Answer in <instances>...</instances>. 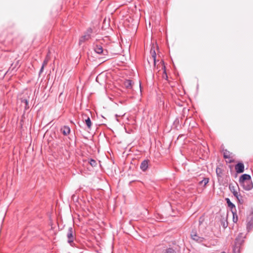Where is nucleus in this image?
Returning a JSON list of instances; mask_svg holds the SVG:
<instances>
[{
	"mask_svg": "<svg viewBox=\"0 0 253 253\" xmlns=\"http://www.w3.org/2000/svg\"><path fill=\"white\" fill-rule=\"evenodd\" d=\"M191 238L193 240L198 243H202L204 241V238L203 237L198 236L196 233L193 232L191 234Z\"/></svg>",
	"mask_w": 253,
	"mask_h": 253,
	"instance_id": "nucleus-7",
	"label": "nucleus"
},
{
	"mask_svg": "<svg viewBox=\"0 0 253 253\" xmlns=\"http://www.w3.org/2000/svg\"><path fill=\"white\" fill-rule=\"evenodd\" d=\"M89 164L92 167L95 166L97 164L96 161L93 159H91L89 161Z\"/></svg>",
	"mask_w": 253,
	"mask_h": 253,
	"instance_id": "nucleus-20",
	"label": "nucleus"
},
{
	"mask_svg": "<svg viewBox=\"0 0 253 253\" xmlns=\"http://www.w3.org/2000/svg\"><path fill=\"white\" fill-rule=\"evenodd\" d=\"M234 218H235L234 214H233V220H234Z\"/></svg>",
	"mask_w": 253,
	"mask_h": 253,
	"instance_id": "nucleus-25",
	"label": "nucleus"
},
{
	"mask_svg": "<svg viewBox=\"0 0 253 253\" xmlns=\"http://www.w3.org/2000/svg\"><path fill=\"white\" fill-rule=\"evenodd\" d=\"M73 234V228L71 227H69L68 228V232L67 233V237L68 239V243L72 247L74 246V244L73 243L74 240V236Z\"/></svg>",
	"mask_w": 253,
	"mask_h": 253,
	"instance_id": "nucleus-2",
	"label": "nucleus"
},
{
	"mask_svg": "<svg viewBox=\"0 0 253 253\" xmlns=\"http://www.w3.org/2000/svg\"><path fill=\"white\" fill-rule=\"evenodd\" d=\"M48 62V59L46 57L43 61L42 66H45Z\"/></svg>",
	"mask_w": 253,
	"mask_h": 253,
	"instance_id": "nucleus-22",
	"label": "nucleus"
},
{
	"mask_svg": "<svg viewBox=\"0 0 253 253\" xmlns=\"http://www.w3.org/2000/svg\"><path fill=\"white\" fill-rule=\"evenodd\" d=\"M218 169H216V173H217V174H218Z\"/></svg>",
	"mask_w": 253,
	"mask_h": 253,
	"instance_id": "nucleus-24",
	"label": "nucleus"
},
{
	"mask_svg": "<svg viewBox=\"0 0 253 253\" xmlns=\"http://www.w3.org/2000/svg\"><path fill=\"white\" fill-rule=\"evenodd\" d=\"M221 253H225V252H221Z\"/></svg>",
	"mask_w": 253,
	"mask_h": 253,
	"instance_id": "nucleus-26",
	"label": "nucleus"
},
{
	"mask_svg": "<svg viewBox=\"0 0 253 253\" xmlns=\"http://www.w3.org/2000/svg\"><path fill=\"white\" fill-rule=\"evenodd\" d=\"M92 33V30L91 28L87 29L86 33L84 35L81 37L79 40V44H81L82 42H85V41L88 40L90 39V34Z\"/></svg>",
	"mask_w": 253,
	"mask_h": 253,
	"instance_id": "nucleus-5",
	"label": "nucleus"
},
{
	"mask_svg": "<svg viewBox=\"0 0 253 253\" xmlns=\"http://www.w3.org/2000/svg\"><path fill=\"white\" fill-rule=\"evenodd\" d=\"M251 179L252 178L250 175L248 174H244L240 177L239 182L240 183Z\"/></svg>",
	"mask_w": 253,
	"mask_h": 253,
	"instance_id": "nucleus-8",
	"label": "nucleus"
},
{
	"mask_svg": "<svg viewBox=\"0 0 253 253\" xmlns=\"http://www.w3.org/2000/svg\"><path fill=\"white\" fill-rule=\"evenodd\" d=\"M241 186L245 190H250L253 187V184L252 179L245 182L240 183Z\"/></svg>",
	"mask_w": 253,
	"mask_h": 253,
	"instance_id": "nucleus-4",
	"label": "nucleus"
},
{
	"mask_svg": "<svg viewBox=\"0 0 253 253\" xmlns=\"http://www.w3.org/2000/svg\"><path fill=\"white\" fill-rule=\"evenodd\" d=\"M148 167V161L144 160L143 161L140 165V169L143 171H145Z\"/></svg>",
	"mask_w": 253,
	"mask_h": 253,
	"instance_id": "nucleus-13",
	"label": "nucleus"
},
{
	"mask_svg": "<svg viewBox=\"0 0 253 253\" xmlns=\"http://www.w3.org/2000/svg\"><path fill=\"white\" fill-rule=\"evenodd\" d=\"M44 66H42V67L40 70V72H39V75L40 76V75L42 73L43 71V69H44Z\"/></svg>",
	"mask_w": 253,
	"mask_h": 253,
	"instance_id": "nucleus-23",
	"label": "nucleus"
},
{
	"mask_svg": "<svg viewBox=\"0 0 253 253\" xmlns=\"http://www.w3.org/2000/svg\"><path fill=\"white\" fill-rule=\"evenodd\" d=\"M94 51L96 53H98V54H105L104 53V50L103 49V47L101 45H96L94 47Z\"/></svg>",
	"mask_w": 253,
	"mask_h": 253,
	"instance_id": "nucleus-11",
	"label": "nucleus"
},
{
	"mask_svg": "<svg viewBox=\"0 0 253 253\" xmlns=\"http://www.w3.org/2000/svg\"><path fill=\"white\" fill-rule=\"evenodd\" d=\"M223 156L225 159L230 158V153L229 151H225L223 153Z\"/></svg>",
	"mask_w": 253,
	"mask_h": 253,
	"instance_id": "nucleus-19",
	"label": "nucleus"
},
{
	"mask_svg": "<svg viewBox=\"0 0 253 253\" xmlns=\"http://www.w3.org/2000/svg\"><path fill=\"white\" fill-rule=\"evenodd\" d=\"M226 200L229 207L231 209L235 207V205L230 201L229 199L226 198Z\"/></svg>",
	"mask_w": 253,
	"mask_h": 253,
	"instance_id": "nucleus-17",
	"label": "nucleus"
},
{
	"mask_svg": "<svg viewBox=\"0 0 253 253\" xmlns=\"http://www.w3.org/2000/svg\"><path fill=\"white\" fill-rule=\"evenodd\" d=\"M229 188L230 191L233 193L234 197L238 200L239 202L243 201L242 197L239 192V188L237 185L230 184L229 185Z\"/></svg>",
	"mask_w": 253,
	"mask_h": 253,
	"instance_id": "nucleus-1",
	"label": "nucleus"
},
{
	"mask_svg": "<svg viewBox=\"0 0 253 253\" xmlns=\"http://www.w3.org/2000/svg\"><path fill=\"white\" fill-rule=\"evenodd\" d=\"M70 128L68 126H64L61 128V131L64 135H67L70 132Z\"/></svg>",
	"mask_w": 253,
	"mask_h": 253,
	"instance_id": "nucleus-9",
	"label": "nucleus"
},
{
	"mask_svg": "<svg viewBox=\"0 0 253 253\" xmlns=\"http://www.w3.org/2000/svg\"><path fill=\"white\" fill-rule=\"evenodd\" d=\"M235 169L237 173H242L244 171V165L242 163H239L235 166Z\"/></svg>",
	"mask_w": 253,
	"mask_h": 253,
	"instance_id": "nucleus-6",
	"label": "nucleus"
},
{
	"mask_svg": "<svg viewBox=\"0 0 253 253\" xmlns=\"http://www.w3.org/2000/svg\"><path fill=\"white\" fill-rule=\"evenodd\" d=\"M253 228V218H251L249 220L248 218L247 224V230L248 232H250Z\"/></svg>",
	"mask_w": 253,
	"mask_h": 253,
	"instance_id": "nucleus-10",
	"label": "nucleus"
},
{
	"mask_svg": "<svg viewBox=\"0 0 253 253\" xmlns=\"http://www.w3.org/2000/svg\"><path fill=\"white\" fill-rule=\"evenodd\" d=\"M132 82L130 80H126L124 82V85L127 88H131L132 86Z\"/></svg>",
	"mask_w": 253,
	"mask_h": 253,
	"instance_id": "nucleus-14",
	"label": "nucleus"
},
{
	"mask_svg": "<svg viewBox=\"0 0 253 253\" xmlns=\"http://www.w3.org/2000/svg\"><path fill=\"white\" fill-rule=\"evenodd\" d=\"M245 237L246 236L244 233H240L239 234L235 239L236 248L238 249L240 248V246L244 243V239Z\"/></svg>",
	"mask_w": 253,
	"mask_h": 253,
	"instance_id": "nucleus-3",
	"label": "nucleus"
},
{
	"mask_svg": "<svg viewBox=\"0 0 253 253\" xmlns=\"http://www.w3.org/2000/svg\"><path fill=\"white\" fill-rule=\"evenodd\" d=\"M164 253H176V252L172 248H169L165 250Z\"/></svg>",
	"mask_w": 253,
	"mask_h": 253,
	"instance_id": "nucleus-18",
	"label": "nucleus"
},
{
	"mask_svg": "<svg viewBox=\"0 0 253 253\" xmlns=\"http://www.w3.org/2000/svg\"><path fill=\"white\" fill-rule=\"evenodd\" d=\"M151 56L150 57V59L152 60L154 66L156 65V53L155 52V51L154 49H153L151 48Z\"/></svg>",
	"mask_w": 253,
	"mask_h": 253,
	"instance_id": "nucleus-12",
	"label": "nucleus"
},
{
	"mask_svg": "<svg viewBox=\"0 0 253 253\" xmlns=\"http://www.w3.org/2000/svg\"><path fill=\"white\" fill-rule=\"evenodd\" d=\"M22 102L24 103H25V109H27V108H29L28 107V101L26 99H23L22 101Z\"/></svg>",
	"mask_w": 253,
	"mask_h": 253,
	"instance_id": "nucleus-21",
	"label": "nucleus"
},
{
	"mask_svg": "<svg viewBox=\"0 0 253 253\" xmlns=\"http://www.w3.org/2000/svg\"><path fill=\"white\" fill-rule=\"evenodd\" d=\"M209 179L208 178H204L202 180L200 181L199 183V185L205 186L209 182Z\"/></svg>",
	"mask_w": 253,
	"mask_h": 253,
	"instance_id": "nucleus-15",
	"label": "nucleus"
},
{
	"mask_svg": "<svg viewBox=\"0 0 253 253\" xmlns=\"http://www.w3.org/2000/svg\"><path fill=\"white\" fill-rule=\"evenodd\" d=\"M85 122L87 127L88 128H90L92 124L91 120L89 117H87L86 119H85Z\"/></svg>",
	"mask_w": 253,
	"mask_h": 253,
	"instance_id": "nucleus-16",
	"label": "nucleus"
}]
</instances>
